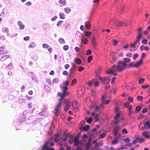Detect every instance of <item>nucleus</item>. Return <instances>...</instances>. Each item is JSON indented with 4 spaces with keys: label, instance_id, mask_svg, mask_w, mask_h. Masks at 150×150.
Masks as SVG:
<instances>
[{
    "label": "nucleus",
    "instance_id": "obj_15",
    "mask_svg": "<svg viewBox=\"0 0 150 150\" xmlns=\"http://www.w3.org/2000/svg\"><path fill=\"white\" fill-rule=\"evenodd\" d=\"M37 116L36 115H33L29 117L28 119L26 120V121L28 120L30 121L29 122H28V124H30L33 122V124H35L36 122V119L37 118Z\"/></svg>",
    "mask_w": 150,
    "mask_h": 150
},
{
    "label": "nucleus",
    "instance_id": "obj_58",
    "mask_svg": "<svg viewBox=\"0 0 150 150\" xmlns=\"http://www.w3.org/2000/svg\"><path fill=\"white\" fill-rule=\"evenodd\" d=\"M85 68L84 67L80 66L78 67V70L79 72H81Z\"/></svg>",
    "mask_w": 150,
    "mask_h": 150
},
{
    "label": "nucleus",
    "instance_id": "obj_22",
    "mask_svg": "<svg viewBox=\"0 0 150 150\" xmlns=\"http://www.w3.org/2000/svg\"><path fill=\"white\" fill-rule=\"evenodd\" d=\"M86 28L87 30H90L91 27V25L90 22L88 21H86L84 23Z\"/></svg>",
    "mask_w": 150,
    "mask_h": 150
},
{
    "label": "nucleus",
    "instance_id": "obj_19",
    "mask_svg": "<svg viewBox=\"0 0 150 150\" xmlns=\"http://www.w3.org/2000/svg\"><path fill=\"white\" fill-rule=\"evenodd\" d=\"M74 145L77 147L79 149H81V146L82 144L81 142L78 139L76 140H74Z\"/></svg>",
    "mask_w": 150,
    "mask_h": 150
},
{
    "label": "nucleus",
    "instance_id": "obj_40",
    "mask_svg": "<svg viewBox=\"0 0 150 150\" xmlns=\"http://www.w3.org/2000/svg\"><path fill=\"white\" fill-rule=\"evenodd\" d=\"M31 78V79L34 82H36L38 83V80L36 75H35L34 76H33Z\"/></svg>",
    "mask_w": 150,
    "mask_h": 150
},
{
    "label": "nucleus",
    "instance_id": "obj_12",
    "mask_svg": "<svg viewBox=\"0 0 150 150\" xmlns=\"http://www.w3.org/2000/svg\"><path fill=\"white\" fill-rule=\"evenodd\" d=\"M19 95V91H18L14 90L11 92L8 96V98L10 100H12L15 99Z\"/></svg>",
    "mask_w": 150,
    "mask_h": 150
},
{
    "label": "nucleus",
    "instance_id": "obj_56",
    "mask_svg": "<svg viewBox=\"0 0 150 150\" xmlns=\"http://www.w3.org/2000/svg\"><path fill=\"white\" fill-rule=\"evenodd\" d=\"M59 4L65 5L66 4V0H59Z\"/></svg>",
    "mask_w": 150,
    "mask_h": 150
},
{
    "label": "nucleus",
    "instance_id": "obj_46",
    "mask_svg": "<svg viewBox=\"0 0 150 150\" xmlns=\"http://www.w3.org/2000/svg\"><path fill=\"white\" fill-rule=\"evenodd\" d=\"M93 56L92 55H90L88 57L87 59L88 62V63H90L93 59Z\"/></svg>",
    "mask_w": 150,
    "mask_h": 150
},
{
    "label": "nucleus",
    "instance_id": "obj_59",
    "mask_svg": "<svg viewBox=\"0 0 150 150\" xmlns=\"http://www.w3.org/2000/svg\"><path fill=\"white\" fill-rule=\"evenodd\" d=\"M122 132L124 134H127L128 132V131L125 128H123L122 131Z\"/></svg>",
    "mask_w": 150,
    "mask_h": 150
},
{
    "label": "nucleus",
    "instance_id": "obj_54",
    "mask_svg": "<svg viewBox=\"0 0 150 150\" xmlns=\"http://www.w3.org/2000/svg\"><path fill=\"white\" fill-rule=\"evenodd\" d=\"M92 53V50L90 49H88L86 52V55H89L91 54Z\"/></svg>",
    "mask_w": 150,
    "mask_h": 150
},
{
    "label": "nucleus",
    "instance_id": "obj_6",
    "mask_svg": "<svg viewBox=\"0 0 150 150\" xmlns=\"http://www.w3.org/2000/svg\"><path fill=\"white\" fill-rule=\"evenodd\" d=\"M85 35L91 40L93 47L95 48L96 47L97 44L95 34H93L92 33L91 31H87L85 32Z\"/></svg>",
    "mask_w": 150,
    "mask_h": 150
},
{
    "label": "nucleus",
    "instance_id": "obj_27",
    "mask_svg": "<svg viewBox=\"0 0 150 150\" xmlns=\"http://www.w3.org/2000/svg\"><path fill=\"white\" fill-rule=\"evenodd\" d=\"M74 62L78 65H81L82 64V60L79 58L76 57L74 60Z\"/></svg>",
    "mask_w": 150,
    "mask_h": 150
},
{
    "label": "nucleus",
    "instance_id": "obj_26",
    "mask_svg": "<svg viewBox=\"0 0 150 150\" xmlns=\"http://www.w3.org/2000/svg\"><path fill=\"white\" fill-rule=\"evenodd\" d=\"M124 106L125 108H127V109L131 111V113H132L131 111L132 106L129 104V102H127L125 103L124 105Z\"/></svg>",
    "mask_w": 150,
    "mask_h": 150
},
{
    "label": "nucleus",
    "instance_id": "obj_37",
    "mask_svg": "<svg viewBox=\"0 0 150 150\" xmlns=\"http://www.w3.org/2000/svg\"><path fill=\"white\" fill-rule=\"evenodd\" d=\"M100 75H98V76H96L98 79L100 81H102L105 83L106 79H104L103 77L100 76Z\"/></svg>",
    "mask_w": 150,
    "mask_h": 150
},
{
    "label": "nucleus",
    "instance_id": "obj_51",
    "mask_svg": "<svg viewBox=\"0 0 150 150\" xmlns=\"http://www.w3.org/2000/svg\"><path fill=\"white\" fill-rule=\"evenodd\" d=\"M12 66V64L11 63H10L6 66V68L9 69H11L13 68Z\"/></svg>",
    "mask_w": 150,
    "mask_h": 150
},
{
    "label": "nucleus",
    "instance_id": "obj_10",
    "mask_svg": "<svg viewBox=\"0 0 150 150\" xmlns=\"http://www.w3.org/2000/svg\"><path fill=\"white\" fill-rule=\"evenodd\" d=\"M57 96L59 97V98L58 99L59 101L58 103L62 104L63 103H64L66 101L67 102V100L68 99H66L65 97L63 95V94L60 92H58L57 94Z\"/></svg>",
    "mask_w": 150,
    "mask_h": 150
},
{
    "label": "nucleus",
    "instance_id": "obj_43",
    "mask_svg": "<svg viewBox=\"0 0 150 150\" xmlns=\"http://www.w3.org/2000/svg\"><path fill=\"white\" fill-rule=\"evenodd\" d=\"M46 81L50 85L52 86H53V85H54V83H53L51 81L50 79H46Z\"/></svg>",
    "mask_w": 150,
    "mask_h": 150
},
{
    "label": "nucleus",
    "instance_id": "obj_8",
    "mask_svg": "<svg viewBox=\"0 0 150 150\" xmlns=\"http://www.w3.org/2000/svg\"><path fill=\"white\" fill-rule=\"evenodd\" d=\"M139 128L142 130L150 129V120H145L144 123L140 124Z\"/></svg>",
    "mask_w": 150,
    "mask_h": 150
},
{
    "label": "nucleus",
    "instance_id": "obj_50",
    "mask_svg": "<svg viewBox=\"0 0 150 150\" xmlns=\"http://www.w3.org/2000/svg\"><path fill=\"white\" fill-rule=\"evenodd\" d=\"M81 41L82 42L85 44H87L89 42L88 40V39L85 38L84 39H82Z\"/></svg>",
    "mask_w": 150,
    "mask_h": 150
},
{
    "label": "nucleus",
    "instance_id": "obj_64",
    "mask_svg": "<svg viewBox=\"0 0 150 150\" xmlns=\"http://www.w3.org/2000/svg\"><path fill=\"white\" fill-rule=\"evenodd\" d=\"M147 42L148 40L146 39H143L142 41V43L145 45L147 43Z\"/></svg>",
    "mask_w": 150,
    "mask_h": 150
},
{
    "label": "nucleus",
    "instance_id": "obj_63",
    "mask_svg": "<svg viewBox=\"0 0 150 150\" xmlns=\"http://www.w3.org/2000/svg\"><path fill=\"white\" fill-rule=\"evenodd\" d=\"M113 45L114 46H116L118 43V41L116 39H113L112 41Z\"/></svg>",
    "mask_w": 150,
    "mask_h": 150
},
{
    "label": "nucleus",
    "instance_id": "obj_48",
    "mask_svg": "<svg viewBox=\"0 0 150 150\" xmlns=\"http://www.w3.org/2000/svg\"><path fill=\"white\" fill-rule=\"evenodd\" d=\"M91 96L94 97L96 96V91L95 90L93 89L91 90Z\"/></svg>",
    "mask_w": 150,
    "mask_h": 150
},
{
    "label": "nucleus",
    "instance_id": "obj_53",
    "mask_svg": "<svg viewBox=\"0 0 150 150\" xmlns=\"http://www.w3.org/2000/svg\"><path fill=\"white\" fill-rule=\"evenodd\" d=\"M62 94H63V95L65 97V96H67L69 95L70 94V92L67 90L64 92H62Z\"/></svg>",
    "mask_w": 150,
    "mask_h": 150
},
{
    "label": "nucleus",
    "instance_id": "obj_21",
    "mask_svg": "<svg viewBox=\"0 0 150 150\" xmlns=\"http://www.w3.org/2000/svg\"><path fill=\"white\" fill-rule=\"evenodd\" d=\"M102 71L103 68L101 66H99L98 69L95 71L96 76H98V75H100Z\"/></svg>",
    "mask_w": 150,
    "mask_h": 150
},
{
    "label": "nucleus",
    "instance_id": "obj_13",
    "mask_svg": "<svg viewBox=\"0 0 150 150\" xmlns=\"http://www.w3.org/2000/svg\"><path fill=\"white\" fill-rule=\"evenodd\" d=\"M87 84L90 87H91L93 85L94 87H97L99 86V82L97 80L94 79L92 81H89L88 82Z\"/></svg>",
    "mask_w": 150,
    "mask_h": 150
},
{
    "label": "nucleus",
    "instance_id": "obj_14",
    "mask_svg": "<svg viewBox=\"0 0 150 150\" xmlns=\"http://www.w3.org/2000/svg\"><path fill=\"white\" fill-rule=\"evenodd\" d=\"M85 91V88L84 87H79L77 91V97H80L83 94Z\"/></svg>",
    "mask_w": 150,
    "mask_h": 150
},
{
    "label": "nucleus",
    "instance_id": "obj_17",
    "mask_svg": "<svg viewBox=\"0 0 150 150\" xmlns=\"http://www.w3.org/2000/svg\"><path fill=\"white\" fill-rule=\"evenodd\" d=\"M54 143L53 141L48 140L46 141L43 144L44 147H47L49 146H53L54 145Z\"/></svg>",
    "mask_w": 150,
    "mask_h": 150
},
{
    "label": "nucleus",
    "instance_id": "obj_16",
    "mask_svg": "<svg viewBox=\"0 0 150 150\" xmlns=\"http://www.w3.org/2000/svg\"><path fill=\"white\" fill-rule=\"evenodd\" d=\"M122 140V137L120 135L118 137L115 136L114 139L111 141V143L112 144H115L118 143L120 141Z\"/></svg>",
    "mask_w": 150,
    "mask_h": 150
},
{
    "label": "nucleus",
    "instance_id": "obj_60",
    "mask_svg": "<svg viewBox=\"0 0 150 150\" xmlns=\"http://www.w3.org/2000/svg\"><path fill=\"white\" fill-rule=\"evenodd\" d=\"M110 87V86L108 84H105V89L106 90H109Z\"/></svg>",
    "mask_w": 150,
    "mask_h": 150
},
{
    "label": "nucleus",
    "instance_id": "obj_38",
    "mask_svg": "<svg viewBox=\"0 0 150 150\" xmlns=\"http://www.w3.org/2000/svg\"><path fill=\"white\" fill-rule=\"evenodd\" d=\"M32 59L34 61H36L38 59V56L37 54L35 53H33L32 55Z\"/></svg>",
    "mask_w": 150,
    "mask_h": 150
},
{
    "label": "nucleus",
    "instance_id": "obj_23",
    "mask_svg": "<svg viewBox=\"0 0 150 150\" xmlns=\"http://www.w3.org/2000/svg\"><path fill=\"white\" fill-rule=\"evenodd\" d=\"M26 117L25 116L24 113L22 115L20 116L18 118V119L20 122L22 123L26 119Z\"/></svg>",
    "mask_w": 150,
    "mask_h": 150
},
{
    "label": "nucleus",
    "instance_id": "obj_55",
    "mask_svg": "<svg viewBox=\"0 0 150 150\" xmlns=\"http://www.w3.org/2000/svg\"><path fill=\"white\" fill-rule=\"evenodd\" d=\"M59 42L61 44L65 43L64 40L62 38H60L59 39Z\"/></svg>",
    "mask_w": 150,
    "mask_h": 150
},
{
    "label": "nucleus",
    "instance_id": "obj_7",
    "mask_svg": "<svg viewBox=\"0 0 150 150\" xmlns=\"http://www.w3.org/2000/svg\"><path fill=\"white\" fill-rule=\"evenodd\" d=\"M122 52H120L119 55L114 52H112L110 54V60L111 63L113 64L116 61V60L119 56L122 57L123 55Z\"/></svg>",
    "mask_w": 150,
    "mask_h": 150
},
{
    "label": "nucleus",
    "instance_id": "obj_41",
    "mask_svg": "<svg viewBox=\"0 0 150 150\" xmlns=\"http://www.w3.org/2000/svg\"><path fill=\"white\" fill-rule=\"evenodd\" d=\"M44 89L46 92H49L50 91V87L47 85H45L44 87Z\"/></svg>",
    "mask_w": 150,
    "mask_h": 150
},
{
    "label": "nucleus",
    "instance_id": "obj_30",
    "mask_svg": "<svg viewBox=\"0 0 150 150\" xmlns=\"http://www.w3.org/2000/svg\"><path fill=\"white\" fill-rule=\"evenodd\" d=\"M72 108L74 111H78L79 110L78 103L76 102L75 104L73 105Z\"/></svg>",
    "mask_w": 150,
    "mask_h": 150
},
{
    "label": "nucleus",
    "instance_id": "obj_24",
    "mask_svg": "<svg viewBox=\"0 0 150 150\" xmlns=\"http://www.w3.org/2000/svg\"><path fill=\"white\" fill-rule=\"evenodd\" d=\"M85 120L86 122L89 124H91L93 120V117L91 116H90L89 117H85Z\"/></svg>",
    "mask_w": 150,
    "mask_h": 150
},
{
    "label": "nucleus",
    "instance_id": "obj_4",
    "mask_svg": "<svg viewBox=\"0 0 150 150\" xmlns=\"http://www.w3.org/2000/svg\"><path fill=\"white\" fill-rule=\"evenodd\" d=\"M101 104L99 105H96L95 110L97 111H99L104 108V105H106L110 102V100L107 99L106 96L105 95H102L101 96Z\"/></svg>",
    "mask_w": 150,
    "mask_h": 150
},
{
    "label": "nucleus",
    "instance_id": "obj_35",
    "mask_svg": "<svg viewBox=\"0 0 150 150\" xmlns=\"http://www.w3.org/2000/svg\"><path fill=\"white\" fill-rule=\"evenodd\" d=\"M18 102L20 103H22L24 102L25 99L23 96H20L18 97Z\"/></svg>",
    "mask_w": 150,
    "mask_h": 150
},
{
    "label": "nucleus",
    "instance_id": "obj_52",
    "mask_svg": "<svg viewBox=\"0 0 150 150\" xmlns=\"http://www.w3.org/2000/svg\"><path fill=\"white\" fill-rule=\"evenodd\" d=\"M142 108V107L141 105H138L136 107L135 110L137 111L138 112L141 110Z\"/></svg>",
    "mask_w": 150,
    "mask_h": 150
},
{
    "label": "nucleus",
    "instance_id": "obj_62",
    "mask_svg": "<svg viewBox=\"0 0 150 150\" xmlns=\"http://www.w3.org/2000/svg\"><path fill=\"white\" fill-rule=\"evenodd\" d=\"M149 85L148 84L143 85L142 86V88L145 89L149 88Z\"/></svg>",
    "mask_w": 150,
    "mask_h": 150
},
{
    "label": "nucleus",
    "instance_id": "obj_39",
    "mask_svg": "<svg viewBox=\"0 0 150 150\" xmlns=\"http://www.w3.org/2000/svg\"><path fill=\"white\" fill-rule=\"evenodd\" d=\"M60 18L62 19H64L65 18V15L64 13L60 12L59 13Z\"/></svg>",
    "mask_w": 150,
    "mask_h": 150
},
{
    "label": "nucleus",
    "instance_id": "obj_61",
    "mask_svg": "<svg viewBox=\"0 0 150 150\" xmlns=\"http://www.w3.org/2000/svg\"><path fill=\"white\" fill-rule=\"evenodd\" d=\"M136 43L134 42L132 43L130 45L131 47L133 49H136Z\"/></svg>",
    "mask_w": 150,
    "mask_h": 150
},
{
    "label": "nucleus",
    "instance_id": "obj_31",
    "mask_svg": "<svg viewBox=\"0 0 150 150\" xmlns=\"http://www.w3.org/2000/svg\"><path fill=\"white\" fill-rule=\"evenodd\" d=\"M67 144L66 142H64V143H60V148L59 150H64V146H67Z\"/></svg>",
    "mask_w": 150,
    "mask_h": 150
},
{
    "label": "nucleus",
    "instance_id": "obj_1",
    "mask_svg": "<svg viewBox=\"0 0 150 150\" xmlns=\"http://www.w3.org/2000/svg\"><path fill=\"white\" fill-rule=\"evenodd\" d=\"M115 115L114 119L115 125L113 127V131L114 134L116 135L126 124L125 117L118 107H116L115 108Z\"/></svg>",
    "mask_w": 150,
    "mask_h": 150
},
{
    "label": "nucleus",
    "instance_id": "obj_5",
    "mask_svg": "<svg viewBox=\"0 0 150 150\" xmlns=\"http://www.w3.org/2000/svg\"><path fill=\"white\" fill-rule=\"evenodd\" d=\"M110 23L111 24L115 25L117 27H120L123 26H127L129 24L127 22L118 20L115 18L111 19Z\"/></svg>",
    "mask_w": 150,
    "mask_h": 150
},
{
    "label": "nucleus",
    "instance_id": "obj_29",
    "mask_svg": "<svg viewBox=\"0 0 150 150\" xmlns=\"http://www.w3.org/2000/svg\"><path fill=\"white\" fill-rule=\"evenodd\" d=\"M138 83L139 84H143L144 82L145 79L141 76H139L138 79Z\"/></svg>",
    "mask_w": 150,
    "mask_h": 150
},
{
    "label": "nucleus",
    "instance_id": "obj_44",
    "mask_svg": "<svg viewBox=\"0 0 150 150\" xmlns=\"http://www.w3.org/2000/svg\"><path fill=\"white\" fill-rule=\"evenodd\" d=\"M9 57L10 55H5L1 56L0 58V60H1V59H4V61H5L6 59L8 58H9Z\"/></svg>",
    "mask_w": 150,
    "mask_h": 150
},
{
    "label": "nucleus",
    "instance_id": "obj_47",
    "mask_svg": "<svg viewBox=\"0 0 150 150\" xmlns=\"http://www.w3.org/2000/svg\"><path fill=\"white\" fill-rule=\"evenodd\" d=\"M77 79L75 78L73 79L71 81V85L72 86L76 85L77 84Z\"/></svg>",
    "mask_w": 150,
    "mask_h": 150
},
{
    "label": "nucleus",
    "instance_id": "obj_2",
    "mask_svg": "<svg viewBox=\"0 0 150 150\" xmlns=\"http://www.w3.org/2000/svg\"><path fill=\"white\" fill-rule=\"evenodd\" d=\"M130 59L128 58H123V61L120 60L118 62L117 65L114 64L112 68H111L107 71L108 74H110L113 76L117 75V71L121 72L128 67L127 63L130 62Z\"/></svg>",
    "mask_w": 150,
    "mask_h": 150
},
{
    "label": "nucleus",
    "instance_id": "obj_28",
    "mask_svg": "<svg viewBox=\"0 0 150 150\" xmlns=\"http://www.w3.org/2000/svg\"><path fill=\"white\" fill-rule=\"evenodd\" d=\"M18 121L19 120L18 119L17 120H14L13 123V125L15 126H16L21 125L22 123Z\"/></svg>",
    "mask_w": 150,
    "mask_h": 150
},
{
    "label": "nucleus",
    "instance_id": "obj_20",
    "mask_svg": "<svg viewBox=\"0 0 150 150\" xmlns=\"http://www.w3.org/2000/svg\"><path fill=\"white\" fill-rule=\"evenodd\" d=\"M142 62L143 60L141 59L139 61L135 63H132L133 64V65L132 66H131L130 67H139L142 64Z\"/></svg>",
    "mask_w": 150,
    "mask_h": 150
},
{
    "label": "nucleus",
    "instance_id": "obj_32",
    "mask_svg": "<svg viewBox=\"0 0 150 150\" xmlns=\"http://www.w3.org/2000/svg\"><path fill=\"white\" fill-rule=\"evenodd\" d=\"M60 88L62 89V92H64L68 90V87L62 85L61 84L60 85Z\"/></svg>",
    "mask_w": 150,
    "mask_h": 150
},
{
    "label": "nucleus",
    "instance_id": "obj_57",
    "mask_svg": "<svg viewBox=\"0 0 150 150\" xmlns=\"http://www.w3.org/2000/svg\"><path fill=\"white\" fill-rule=\"evenodd\" d=\"M43 118L42 117H39L38 118H36V122L35 123V124H36L37 122H40L42 120Z\"/></svg>",
    "mask_w": 150,
    "mask_h": 150
},
{
    "label": "nucleus",
    "instance_id": "obj_49",
    "mask_svg": "<svg viewBox=\"0 0 150 150\" xmlns=\"http://www.w3.org/2000/svg\"><path fill=\"white\" fill-rule=\"evenodd\" d=\"M140 139V137H137L136 139H134L133 140L132 142L133 144H136L137 143V142L139 140V139Z\"/></svg>",
    "mask_w": 150,
    "mask_h": 150
},
{
    "label": "nucleus",
    "instance_id": "obj_11",
    "mask_svg": "<svg viewBox=\"0 0 150 150\" xmlns=\"http://www.w3.org/2000/svg\"><path fill=\"white\" fill-rule=\"evenodd\" d=\"M62 104L58 103L55 106L54 113L55 116H58L60 113Z\"/></svg>",
    "mask_w": 150,
    "mask_h": 150
},
{
    "label": "nucleus",
    "instance_id": "obj_25",
    "mask_svg": "<svg viewBox=\"0 0 150 150\" xmlns=\"http://www.w3.org/2000/svg\"><path fill=\"white\" fill-rule=\"evenodd\" d=\"M9 83L7 81H4L3 82L0 84V86H1L2 85V86L4 88H6L8 86Z\"/></svg>",
    "mask_w": 150,
    "mask_h": 150
},
{
    "label": "nucleus",
    "instance_id": "obj_3",
    "mask_svg": "<svg viewBox=\"0 0 150 150\" xmlns=\"http://www.w3.org/2000/svg\"><path fill=\"white\" fill-rule=\"evenodd\" d=\"M110 4L115 7L117 12L120 14L123 13L126 11V6L122 3V0H108Z\"/></svg>",
    "mask_w": 150,
    "mask_h": 150
},
{
    "label": "nucleus",
    "instance_id": "obj_18",
    "mask_svg": "<svg viewBox=\"0 0 150 150\" xmlns=\"http://www.w3.org/2000/svg\"><path fill=\"white\" fill-rule=\"evenodd\" d=\"M99 136L100 138L102 139L105 138L106 136L105 130L104 129H102L98 132Z\"/></svg>",
    "mask_w": 150,
    "mask_h": 150
},
{
    "label": "nucleus",
    "instance_id": "obj_36",
    "mask_svg": "<svg viewBox=\"0 0 150 150\" xmlns=\"http://www.w3.org/2000/svg\"><path fill=\"white\" fill-rule=\"evenodd\" d=\"M44 110L42 111L41 112H40L39 113L38 115L40 116H46V115L45 114H42V113H44L45 112H46V107L45 106V107H44Z\"/></svg>",
    "mask_w": 150,
    "mask_h": 150
},
{
    "label": "nucleus",
    "instance_id": "obj_33",
    "mask_svg": "<svg viewBox=\"0 0 150 150\" xmlns=\"http://www.w3.org/2000/svg\"><path fill=\"white\" fill-rule=\"evenodd\" d=\"M18 25L19 27V28L21 30L23 29L25 27V25L22 24V22L20 21L18 22Z\"/></svg>",
    "mask_w": 150,
    "mask_h": 150
},
{
    "label": "nucleus",
    "instance_id": "obj_45",
    "mask_svg": "<svg viewBox=\"0 0 150 150\" xmlns=\"http://www.w3.org/2000/svg\"><path fill=\"white\" fill-rule=\"evenodd\" d=\"M64 10V11L67 13H69L71 12V10L69 7L65 8Z\"/></svg>",
    "mask_w": 150,
    "mask_h": 150
},
{
    "label": "nucleus",
    "instance_id": "obj_42",
    "mask_svg": "<svg viewBox=\"0 0 150 150\" xmlns=\"http://www.w3.org/2000/svg\"><path fill=\"white\" fill-rule=\"evenodd\" d=\"M36 45V44L34 42H32L30 43V45L28 46V47L29 48H33L35 47Z\"/></svg>",
    "mask_w": 150,
    "mask_h": 150
},
{
    "label": "nucleus",
    "instance_id": "obj_9",
    "mask_svg": "<svg viewBox=\"0 0 150 150\" xmlns=\"http://www.w3.org/2000/svg\"><path fill=\"white\" fill-rule=\"evenodd\" d=\"M86 124V122L82 120L81 121L80 123V125H81L80 127V130L82 131H88L90 129V126L88 125H85Z\"/></svg>",
    "mask_w": 150,
    "mask_h": 150
},
{
    "label": "nucleus",
    "instance_id": "obj_34",
    "mask_svg": "<svg viewBox=\"0 0 150 150\" xmlns=\"http://www.w3.org/2000/svg\"><path fill=\"white\" fill-rule=\"evenodd\" d=\"M67 105L64 108V110L66 112H67L69 108L70 101L69 100H67Z\"/></svg>",
    "mask_w": 150,
    "mask_h": 150
}]
</instances>
